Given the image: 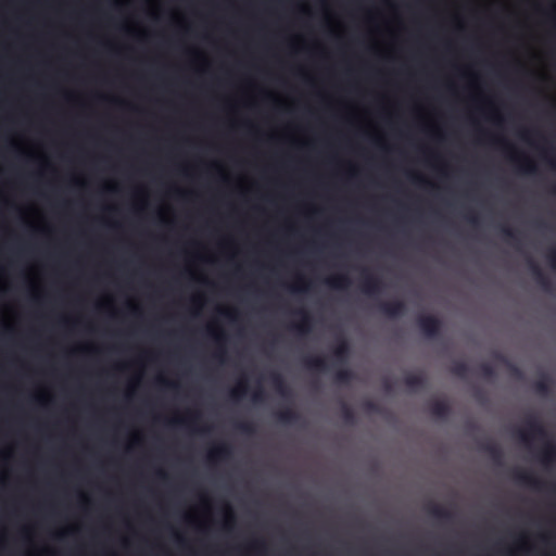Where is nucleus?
<instances>
[{
	"mask_svg": "<svg viewBox=\"0 0 556 556\" xmlns=\"http://www.w3.org/2000/svg\"><path fill=\"white\" fill-rule=\"evenodd\" d=\"M526 426L525 429L516 430V437L527 445L534 440L545 441L540 458L546 465L553 463L556 459V445L547 441L548 433L543 424L536 416L530 415L526 419Z\"/></svg>",
	"mask_w": 556,
	"mask_h": 556,
	"instance_id": "f257e3e1",
	"label": "nucleus"
},
{
	"mask_svg": "<svg viewBox=\"0 0 556 556\" xmlns=\"http://www.w3.org/2000/svg\"><path fill=\"white\" fill-rule=\"evenodd\" d=\"M420 332L428 339H437L441 334L442 321L433 315H420L417 318Z\"/></svg>",
	"mask_w": 556,
	"mask_h": 556,
	"instance_id": "f03ea898",
	"label": "nucleus"
},
{
	"mask_svg": "<svg viewBox=\"0 0 556 556\" xmlns=\"http://www.w3.org/2000/svg\"><path fill=\"white\" fill-rule=\"evenodd\" d=\"M383 283L380 278L370 274L367 269L363 270L361 291L366 295L374 298L382 291Z\"/></svg>",
	"mask_w": 556,
	"mask_h": 556,
	"instance_id": "7ed1b4c3",
	"label": "nucleus"
},
{
	"mask_svg": "<svg viewBox=\"0 0 556 556\" xmlns=\"http://www.w3.org/2000/svg\"><path fill=\"white\" fill-rule=\"evenodd\" d=\"M377 309L389 318H397L405 314L406 305L403 301L379 302Z\"/></svg>",
	"mask_w": 556,
	"mask_h": 556,
	"instance_id": "20e7f679",
	"label": "nucleus"
},
{
	"mask_svg": "<svg viewBox=\"0 0 556 556\" xmlns=\"http://www.w3.org/2000/svg\"><path fill=\"white\" fill-rule=\"evenodd\" d=\"M527 264L531 271V275L535 282L540 286L542 290L545 292L552 291V283L547 276L543 273L539 264L530 256L527 257Z\"/></svg>",
	"mask_w": 556,
	"mask_h": 556,
	"instance_id": "39448f33",
	"label": "nucleus"
},
{
	"mask_svg": "<svg viewBox=\"0 0 556 556\" xmlns=\"http://www.w3.org/2000/svg\"><path fill=\"white\" fill-rule=\"evenodd\" d=\"M332 354L334 358L332 366H345L351 354V346L348 340H345L344 338H340L338 344L333 348Z\"/></svg>",
	"mask_w": 556,
	"mask_h": 556,
	"instance_id": "423d86ee",
	"label": "nucleus"
},
{
	"mask_svg": "<svg viewBox=\"0 0 556 556\" xmlns=\"http://www.w3.org/2000/svg\"><path fill=\"white\" fill-rule=\"evenodd\" d=\"M514 479L525 485H528L534 490H542L545 485L544 482H542L540 479L534 477L531 472L522 470V469H516L514 471Z\"/></svg>",
	"mask_w": 556,
	"mask_h": 556,
	"instance_id": "0eeeda50",
	"label": "nucleus"
},
{
	"mask_svg": "<svg viewBox=\"0 0 556 556\" xmlns=\"http://www.w3.org/2000/svg\"><path fill=\"white\" fill-rule=\"evenodd\" d=\"M430 414L440 420H445L451 415V406L444 400H433L429 403Z\"/></svg>",
	"mask_w": 556,
	"mask_h": 556,
	"instance_id": "6e6552de",
	"label": "nucleus"
},
{
	"mask_svg": "<svg viewBox=\"0 0 556 556\" xmlns=\"http://www.w3.org/2000/svg\"><path fill=\"white\" fill-rule=\"evenodd\" d=\"M300 317V321L291 326L300 336H305L312 330V316L305 309L294 312Z\"/></svg>",
	"mask_w": 556,
	"mask_h": 556,
	"instance_id": "1a4fd4ad",
	"label": "nucleus"
},
{
	"mask_svg": "<svg viewBox=\"0 0 556 556\" xmlns=\"http://www.w3.org/2000/svg\"><path fill=\"white\" fill-rule=\"evenodd\" d=\"M232 454V448L228 443H218L214 445L208 452V459L211 462H219L228 459Z\"/></svg>",
	"mask_w": 556,
	"mask_h": 556,
	"instance_id": "9d476101",
	"label": "nucleus"
},
{
	"mask_svg": "<svg viewBox=\"0 0 556 556\" xmlns=\"http://www.w3.org/2000/svg\"><path fill=\"white\" fill-rule=\"evenodd\" d=\"M276 418L282 425H298L302 420L301 415L291 407L277 412Z\"/></svg>",
	"mask_w": 556,
	"mask_h": 556,
	"instance_id": "9b49d317",
	"label": "nucleus"
},
{
	"mask_svg": "<svg viewBox=\"0 0 556 556\" xmlns=\"http://www.w3.org/2000/svg\"><path fill=\"white\" fill-rule=\"evenodd\" d=\"M404 384L410 391L416 392L427 386V379L421 374H408L404 377Z\"/></svg>",
	"mask_w": 556,
	"mask_h": 556,
	"instance_id": "f8f14e48",
	"label": "nucleus"
},
{
	"mask_svg": "<svg viewBox=\"0 0 556 556\" xmlns=\"http://www.w3.org/2000/svg\"><path fill=\"white\" fill-rule=\"evenodd\" d=\"M303 364L306 368L326 372L330 370L326 359L320 356H306L303 358Z\"/></svg>",
	"mask_w": 556,
	"mask_h": 556,
	"instance_id": "ddd939ff",
	"label": "nucleus"
},
{
	"mask_svg": "<svg viewBox=\"0 0 556 556\" xmlns=\"http://www.w3.org/2000/svg\"><path fill=\"white\" fill-rule=\"evenodd\" d=\"M509 160L516 164L517 169L527 175H532L536 173V166L528 159H519L518 156L511 154L509 155Z\"/></svg>",
	"mask_w": 556,
	"mask_h": 556,
	"instance_id": "4468645a",
	"label": "nucleus"
},
{
	"mask_svg": "<svg viewBox=\"0 0 556 556\" xmlns=\"http://www.w3.org/2000/svg\"><path fill=\"white\" fill-rule=\"evenodd\" d=\"M481 450L486 453L494 463L500 464L502 462L503 451L496 443L486 441L481 444Z\"/></svg>",
	"mask_w": 556,
	"mask_h": 556,
	"instance_id": "2eb2a0df",
	"label": "nucleus"
},
{
	"mask_svg": "<svg viewBox=\"0 0 556 556\" xmlns=\"http://www.w3.org/2000/svg\"><path fill=\"white\" fill-rule=\"evenodd\" d=\"M500 232L506 242L514 245L517 250L520 249V247H519L520 237H519V232L517 230L510 228L507 225H501Z\"/></svg>",
	"mask_w": 556,
	"mask_h": 556,
	"instance_id": "dca6fc26",
	"label": "nucleus"
},
{
	"mask_svg": "<svg viewBox=\"0 0 556 556\" xmlns=\"http://www.w3.org/2000/svg\"><path fill=\"white\" fill-rule=\"evenodd\" d=\"M354 378V372L348 367L339 368L334 372V381L338 384L348 386L353 381Z\"/></svg>",
	"mask_w": 556,
	"mask_h": 556,
	"instance_id": "f3484780",
	"label": "nucleus"
},
{
	"mask_svg": "<svg viewBox=\"0 0 556 556\" xmlns=\"http://www.w3.org/2000/svg\"><path fill=\"white\" fill-rule=\"evenodd\" d=\"M450 371L452 372V375L460 379H466L469 375L470 368L466 362L457 361L453 363V365L450 368Z\"/></svg>",
	"mask_w": 556,
	"mask_h": 556,
	"instance_id": "a211bd4d",
	"label": "nucleus"
},
{
	"mask_svg": "<svg viewBox=\"0 0 556 556\" xmlns=\"http://www.w3.org/2000/svg\"><path fill=\"white\" fill-rule=\"evenodd\" d=\"M326 282L334 289L343 290L351 285V279L346 275H337L328 278Z\"/></svg>",
	"mask_w": 556,
	"mask_h": 556,
	"instance_id": "6ab92c4d",
	"label": "nucleus"
},
{
	"mask_svg": "<svg viewBox=\"0 0 556 556\" xmlns=\"http://www.w3.org/2000/svg\"><path fill=\"white\" fill-rule=\"evenodd\" d=\"M428 510L431 516L440 520L447 521L452 518V513L439 504H431Z\"/></svg>",
	"mask_w": 556,
	"mask_h": 556,
	"instance_id": "aec40b11",
	"label": "nucleus"
},
{
	"mask_svg": "<svg viewBox=\"0 0 556 556\" xmlns=\"http://www.w3.org/2000/svg\"><path fill=\"white\" fill-rule=\"evenodd\" d=\"M210 333L214 337L216 343H217V351L215 353V357L220 362V363H224L225 362V355H226V351L223 346V343L225 341V336L223 332H218V333H215L213 331L210 330Z\"/></svg>",
	"mask_w": 556,
	"mask_h": 556,
	"instance_id": "412c9836",
	"label": "nucleus"
},
{
	"mask_svg": "<svg viewBox=\"0 0 556 556\" xmlns=\"http://www.w3.org/2000/svg\"><path fill=\"white\" fill-rule=\"evenodd\" d=\"M341 417L346 425H354L356 421L354 410L344 402L341 403Z\"/></svg>",
	"mask_w": 556,
	"mask_h": 556,
	"instance_id": "4be33fe9",
	"label": "nucleus"
},
{
	"mask_svg": "<svg viewBox=\"0 0 556 556\" xmlns=\"http://www.w3.org/2000/svg\"><path fill=\"white\" fill-rule=\"evenodd\" d=\"M535 391L539 394L545 395L549 392L551 389V381L547 376H542L540 379H538L534 383Z\"/></svg>",
	"mask_w": 556,
	"mask_h": 556,
	"instance_id": "5701e85b",
	"label": "nucleus"
},
{
	"mask_svg": "<svg viewBox=\"0 0 556 556\" xmlns=\"http://www.w3.org/2000/svg\"><path fill=\"white\" fill-rule=\"evenodd\" d=\"M235 428L247 435H253L256 432L255 425L251 421H237Z\"/></svg>",
	"mask_w": 556,
	"mask_h": 556,
	"instance_id": "b1692460",
	"label": "nucleus"
},
{
	"mask_svg": "<svg viewBox=\"0 0 556 556\" xmlns=\"http://www.w3.org/2000/svg\"><path fill=\"white\" fill-rule=\"evenodd\" d=\"M248 389L249 388H248L247 381L244 379L240 380L238 386L233 390L230 391L231 399H233L236 401L241 399L243 395L247 394Z\"/></svg>",
	"mask_w": 556,
	"mask_h": 556,
	"instance_id": "393cba45",
	"label": "nucleus"
},
{
	"mask_svg": "<svg viewBox=\"0 0 556 556\" xmlns=\"http://www.w3.org/2000/svg\"><path fill=\"white\" fill-rule=\"evenodd\" d=\"M479 374L486 380H492L496 377L494 367L488 363H483L479 366Z\"/></svg>",
	"mask_w": 556,
	"mask_h": 556,
	"instance_id": "a878e982",
	"label": "nucleus"
},
{
	"mask_svg": "<svg viewBox=\"0 0 556 556\" xmlns=\"http://www.w3.org/2000/svg\"><path fill=\"white\" fill-rule=\"evenodd\" d=\"M271 381L276 390L283 396L288 394V388L282 379V377L278 374L271 375Z\"/></svg>",
	"mask_w": 556,
	"mask_h": 556,
	"instance_id": "bb28decb",
	"label": "nucleus"
},
{
	"mask_svg": "<svg viewBox=\"0 0 556 556\" xmlns=\"http://www.w3.org/2000/svg\"><path fill=\"white\" fill-rule=\"evenodd\" d=\"M364 408L365 410L369 412V413H375V414H378L380 413V406L375 403L374 401H366L364 403Z\"/></svg>",
	"mask_w": 556,
	"mask_h": 556,
	"instance_id": "cd10ccee",
	"label": "nucleus"
},
{
	"mask_svg": "<svg viewBox=\"0 0 556 556\" xmlns=\"http://www.w3.org/2000/svg\"><path fill=\"white\" fill-rule=\"evenodd\" d=\"M200 418V415L198 413L195 414H192L190 415V417L188 419H174L173 420V424H180V425H185V424H193L195 421H198Z\"/></svg>",
	"mask_w": 556,
	"mask_h": 556,
	"instance_id": "c85d7f7f",
	"label": "nucleus"
},
{
	"mask_svg": "<svg viewBox=\"0 0 556 556\" xmlns=\"http://www.w3.org/2000/svg\"><path fill=\"white\" fill-rule=\"evenodd\" d=\"M252 400L254 403H261L265 400V392L261 387L253 392Z\"/></svg>",
	"mask_w": 556,
	"mask_h": 556,
	"instance_id": "c756f323",
	"label": "nucleus"
},
{
	"mask_svg": "<svg viewBox=\"0 0 556 556\" xmlns=\"http://www.w3.org/2000/svg\"><path fill=\"white\" fill-rule=\"evenodd\" d=\"M235 521V515L230 506H226V523L225 526L229 528Z\"/></svg>",
	"mask_w": 556,
	"mask_h": 556,
	"instance_id": "7c9ffc66",
	"label": "nucleus"
},
{
	"mask_svg": "<svg viewBox=\"0 0 556 556\" xmlns=\"http://www.w3.org/2000/svg\"><path fill=\"white\" fill-rule=\"evenodd\" d=\"M251 547L253 549H264L265 548V542L263 540H255L251 543Z\"/></svg>",
	"mask_w": 556,
	"mask_h": 556,
	"instance_id": "2f4dec72",
	"label": "nucleus"
},
{
	"mask_svg": "<svg viewBox=\"0 0 556 556\" xmlns=\"http://www.w3.org/2000/svg\"><path fill=\"white\" fill-rule=\"evenodd\" d=\"M219 314L231 320H235L237 317V315L230 309H219Z\"/></svg>",
	"mask_w": 556,
	"mask_h": 556,
	"instance_id": "473e14b6",
	"label": "nucleus"
},
{
	"mask_svg": "<svg viewBox=\"0 0 556 556\" xmlns=\"http://www.w3.org/2000/svg\"><path fill=\"white\" fill-rule=\"evenodd\" d=\"M549 264L556 270V249L548 254Z\"/></svg>",
	"mask_w": 556,
	"mask_h": 556,
	"instance_id": "72a5a7b5",
	"label": "nucleus"
},
{
	"mask_svg": "<svg viewBox=\"0 0 556 556\" xmlns=\"http://www.w3.org/2000/svg\"><path fill=\"white\" fill-rule=\"evenodd\" d=\"M466 219H467L470 224H472L473 226H477V225H478V222H479V220H478L477 215H476V214H473V213H469V214H467V215H466Z\"/></svg>",
	"mask_w": 556,
	"mask_h": 556,
	"instance_id": "f704fd0d",
	"label": "nucleus"
},
{
	"mask_svg": "<svg viewBox=\"0 0 556 556\" xmlns=\"http://www.w3.org/2000/svg\"><path fill=\"white\" fill-rule=\"evenodd\" d=\"M159 382L161 384H164V386H167V387H172V388H176L177 387L176 383L169 382V381H167V380H165L163 378H159Z\"/></svg>",
	"mask_w": 556,
	"mask_h": 556,
	"instance_id": "c9c22d12",
	"label": "nucleus"
},
{
	"mask_svg": "<svg viewBox=\"0 0 556 556\" xmlns=\"http://www.w3.org/2000/svg\"><path fill=\"white\" fill-rule=\"evenodd\" d=\"M475 397L481 400L483 397V392L480 389L475 391Z\"/></svg>",
	"mask_w": 556,
	"mask_h": 556,
	"instance_id": "e433bc0d",
	"label": "nucleus"
},
{
	"mask_svg": "<svg viewBox=\"0 0 556 556\" xmlns=\"http://www.w3.org/2000/svg\"><path fill=\"white\" fill-rule=\"evenodd\" d=\"M292 289L294 291H296V292L306 291V287L305 286H294Z\"/></svg>",
	"mask_w": 556,
	"mask_h": 556,
	"instance_id": "4c0bfd02",
	"label": "nucleus"
},
{
	"mask_svg": "<svg viewBox=\"0 0 556 556\" xmlns=\"http://www.w3.org/2000/svg\"><path fill=\"white\" fill-rule=\"evenodd\" d=\"M413 179L418 182H426V180L419 175H413Z\"/></svg>",
	"mask_w": 556,
	"mask_h": 556,
	"instance_id": "58836bf2",
	"label": "nucleus"
},
{
	"mask_svg": "<svg viewBox=\"0 0 556 556\" xmlns=\"http://www.w3.org/2000/svg\"><path fill=\"white\" fill-rule=\"evenodd\" d=\"M496 358L500 359L501 362H505V363L507 362L506 358L500 354L496 355Z\"/></svg>",
	"mask_w": 556,
	"mask_h": 556,
	"instance_id": "ea45409f",
	"label": "nucleus"
},
{
	"mask_svg": "<svg viewBox=\"0 0 556 556\" xmlns=\"http://www.w3.org/2000/svg\"><path fill=\"white\" fill-rule=\"evenodd\" d=\"M510 367H511V370H513V371H515V372L519 374V370H518V368H517V367H515V366H513V365H510Z\"/></svg>",
	"mask_w": 556,
	"mask_h": 556,
	"instance_id": "a19ab883",
	"label": "nucleus"
},
{
	"mask_svg": "<svg viewBox=\"0 0 556 556\" xmlns=\"http://www.w3.org/2000/svg\"><path fill=\"white\" fill-rule=\"evenodd\" d=\"M551 192L556 195V186L552 188Z\"/></svg>",
	"mask_w": 556,
	"mask_h": 556,
	"instance_id": "79ce46f5",
	"label": "nucleus"
},
{
	"mask_svg": "<svg viewBox=\"0 0 556 556\" xmlns=\"http://www.w3.org/2000/svg\"><path fill=\"white\" fill-rule=\"evenodd\" d=\"M159 476H161L162 478L166 477V475L163 471H159Z\"/></svg>",
	"mask_w": 556,
	"mask_h": 556,
	"instance_id": "37998d69",
	"label": "nucleus"
},
{
	"mask_svg": "<svg viewBox=\"0 0 556 556\" xmlns=\"http://www.w3.org/2000/svg\"><path fill=\"white\" fill-rule=\"evenodd\" d=\"M552 166L556 168V162H552Z\"/></svg>",
	"mask_w": 556,
	"mask_h": 556,
	"instance_id": "c03bdc74",
	"label": "nucleus"
}]
</instances>
